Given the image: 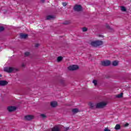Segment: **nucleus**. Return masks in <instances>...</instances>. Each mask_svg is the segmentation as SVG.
<instances>
[{"mask_svg":"<svg viewBox=\"0 0 131 131\" xmlns=\"http://www.w3.org/2000/svg\"><path fill=\"white\" fill-rule=\"evenodd\" d=\"M29 55H30V53L28 52L25 53V56H26V57H27V56H29Z\"/></svg>","mask_w":131,"mask_h":131,"instance_id":"23","label":"nucleus"},{"mask_svg":"<svg viewBox=\"0 0 131 131\" xmlns=\"http://www.w3.org/2000/svg\"><path fill=\"white\" fill-rule=\"evenodd\" d=\"M67 130H68V128H67Z\"/></svg>","mask_w":131,"mask_h":131,"instance_id":"33","label":"nucleus"},{"mask_svg":"<svg viewBox=\"0 0 131 131\" xmlns=\"http://www.w3.org/2000/svg\"><path fill=\"white\" fill-rule=\"evenodd\" d=\"M33 118H34L33 116L27 115L25 117V119L26 120H31L33 119Z\"/></svg>","mask_w":131,"mask_h":131,"instance_id":"8","label":"nucleus"},{"mask_svg":"<svg viewBox=\"0 0 131 131\" xmlns=\"http://www.w3.org/2000/svg\"><path fill=\"white\" fill-rule=\"evenodd\" d=\"M115 129L117 130L120 129V124H116L115 127Z\"/></svg>","mask_w":131,"mask_h":131,"instance_id":"17","label":"nucleus"},{"mask_svg":"<svg viewBox=\"0 0 131 131\" xmlns=\"http://www.w3.org/2000/svg\"><path fill=\"white\" fill-rule=\"evenodd\" d=\"M0 77H2V75H0Z\"/></svg>","mask_w":131,"mask_h":131,"instance_id":"32","label":"nucleus"},{"mask_svg":"<svg viewBox=\"0 0 131 131\" xmlns=\"http://www.w3.org/2000/svg\"><path fill=\"white\" fill-rule=\"evenodd\" d=\"M107 105V102H101L96 104V108H104Z\"/></svg>","mask_w":131,"mask_h":131,"instance_id":"2","label":"nucleus"},{"mask_svg":"<svg viewBox=\"0 0 131 131\" xmlns=\"http://www.w3.org/2000/svg\"><path fill=\"white\" fill-rule=\"evenodd\" d=\"M104 131H110V129L108 127H106L104 129Z\"/></svg>","mask_w":131,"mask_h":131,"instance_id":"25","label":"nucleus"},{"mask_svg":"<svg viewBox=\"0 0 131 131\" xmlns=\"http://www.w3.org/2000/svg\"><path fill=\"white\" fill-rule=\"evenodd\" d=\"M39 46V44L37 43V44L35 45V47L36 48H37V47H38Z\"/></svg>","mask_w":131,"mask_h":131,"instance_id":"29","label":"nucleus"},{"mask_svg":"<svg viewBox=\"0 0 131 131\" xmlns=\"http://www.w3.org/2000/svg\"><path fill=\"white\" fill-rule=\"evenodd\" d=\"M111 64V62L110 60H105L101 62V65L102 66H109Z\"/></svg>","mask_w":131,"mask_h":131,"instance_id":"6","label":"nucleus"},{"mask_svg":"<svg viewBox=\"0 0 131 131\" xmlns=\"http://www.w3.org/2000/svg\"><path fill=\"white\" fill-rule=\"evenodd\" d=\"M5 30V28L4 27H0V31H3Z\"/></svg>","mask_w":131,"mask_h":131,"instance_id":"24","label":"nucleus"},{"mask_svg":"<svg viewBox=\"0 0 131 131\" xmlns=\"http://www.w3.org/2000/svg\"><path fill=\"white\" fill-rule=\"evenodd\" d=\"M118 63H119V62L117 60L114 61L112 62V65H113V66H117V65H118Z\"/></svg>","mask_w":131,"mask_h":131,"instance_id":"13","label":"nucleus"},{"mask_svg":"<svg viewBox=\"0 0 131 131\" xmlns=\"http://www.w3.org/2000/svg\"><path fill=\"white\" fill-rule=\"evenodd\" d=\"M55 18V16L53 15H48L47 17V20H52V19H54Z\"/></svg>","mask_w":131,"mask_h":131,"instance_id":"12","label":"nucleus"},{"mask_svg":"<svg viewBox=\"0 0 131 131\" xmlns=\"http://www.w3.org/2000/svg\"><path fill=\"white\" fill-rule=\"evenodd\" d=\"M93 82L94 84V85H97V84L98 83V81H97V80H94L93 81Z\"/></svg>","mask_w":131,"mask_h":131,"instance_id":"20","label":"nucleus"},{"mask_svg":"<svg viewBox=\"0 0 131 131\" xmlns=\"http://www.w3.org/2000/svg\"><path fill=\"white\" fill-rule=\"evenodd\" d=\"M62 59H63V57L61 56H59L57 57V62H60V61H62Z\"/></svg>","mask_w":131,"mask_h":131,"instance_id":"18","label":"nucleus"},{"mask_svg":"<svg viewBox=\"0 0 131 131\" xmlns=\"http://www.w3.org/2000/svg\"><path fill=\"white\" fill-rule=\"evenodd\" d=\"M74 10L77 12H80V11H82V7L80 5H76L74 6Z\"/></svg>","mask_w":131,"mask_h":131,"instance_id":"4","label":"nucleus"},{"mask_svg":"<svg viewBox=\"0 0 131 131\" xmlns=\"http://www.w3.org/2000/svg\"><path fill=\"white\" fill-rule=\"evenodd\" d=\"M123 96V93H121L120 94H119L117 96V98H121Z\"/></svg>","mask_w":131,"mask_h":131,"instance_id":"21","label":"nucleus"},{"mask_svg":"<svg viewBox=\"0 0 131 131\" xmlns=\"http://www.w3.org/2000/svg\"><path fill=\"white\" fill-rule=\"evenodd\" d=\"M14 68H11V67H6L5 68L4 70L6 72H8V73H11V72H13L14 71Z\"/></svg>","mask_w":131,"mask_h":131,"instance_id":"5","label":"nucleus"},{"mask_svg":"<svg viewBox=\"0 0 131 131\" xmlns=\"http://www.w3.org/2000/svg\"><path fill=\"white\" fill-rule=\"evenodd\" d=\"M91 45L92 46V47L96 48L97 47L102 46V45H103V41L101 40L93 41L91 42Z\"/></svg>","mask_w":131,"mask_h":131,"instance_id":"1","label":"nucleus"},{"mask_svg":"<svg viewBox=\"0 0 131 131\" xmlns=\"http://www.w3.org/2000/svg\"><path fill=\"white\" fill-rule=\"evenodd\" d=\"M7 109L9 112H13V111H15L17 108L15 106H9Z\"/></svg>","mask_w":131,"mask_h":131,"instance_id":"7","label":"nucleus"},{"mask_svg":"<svg viewBox=\"0 0 131 131\" xmlns=\"http://www.w3.org/2000/svg\"><path fill=\"white\" fill-rule=\"evenodd\" d=\"M58 105V103L56 101H53L51 103V105L52 107H56Z\"/></svg>","mask_w":131,"mask_h":131,"instance_id":"11","label":"nucleus"},{"mask_svg":"<svg viewBox=\"0 0 131 131\" xmlns=\"http://www.w3.org/2000/svg\"><path fill=\"white\" fill-rule=\"evenodd\" d=\"M28 36V35L26 34H20V38H26Z\"/></svg>","mask_w":131,"mask_h":131,"instance_id":"10","label":"nucleus"},{"mask_svg":"<svg viewBox=\"0 0 131 131\" xmlns=\"http://www.w3.org/2000/svg\"><path fill=\"white\" fill-rule=\"evenodd\" d=\"M72 112L73 113H77V112H79V110H78L77 108H74L72 110Z\"/></svg>","mask_w":131,"mask_h":131,"instance_id":"16","label":"nucleus"},{"mask_svg":"<svg viewBox=\"0 0 131 131\" xmlns=\"http://www.w3.org/2000/svg\"><path fill=\"white\" fill-rule=\"evenodd\" d=\"M78 68H79V67L77 65H72L68 67L69 70H71V71H73L74 70H77Z\"/></svg>","mask_w":131,"mask_h":131,"instance_id":"3","label":"nucleus"},{"mask_svg":"<svg viewBox=\"0 0 131 131\" xmlns=\"http://www.w3.org/2000/svg\"><path fill=\"white\" fill-rule=\"evenodd\" d=\"M82 31H83V32H85L88 31V28H85V27L83 28Z\"/></svg>","mask_w":131,"mask_h":131,"instance_id":"22","label":"nucleus"},{"mask_svg":"<svg viewBox=\"0 0 131 131\" xmlns=\"http://www.w3.org/2000/svg\"><path fill=\"white\" fill-rule=\"evenodd\" d=\"M106 27L107 28H108V29H111V28L109 26V25H106Z\"/></svg>","mask_w":131,"mask_h":131,"instance_id":"26","label":"nucleus"},{"mask_svg":"<svg viewBox=\"0 0 131 131\" xmlns=\"http://www.w3.org/2000/svg\"><path fill=\"white\" fill-rule=\"evenodd\" d=\"M41 117H42L43 118H45L46 117V115L44 114H41Z\"/></svg>","mask_w":131,"mask_h":131,"instance_id":"27","label":"nucleus"},{"mask_svg":"<svg viewBox=\"0 0 131 131\" xmlns=\"http://www.w3.org/2000/svg\"><path fill=\"white\" fill-rule=\"evenodd\" d=\"M62 5L63 6V7H66V6H67V4L63 3H62Z\"/></svg>","mask_w":131,"mask_h":131,"instance_id":"28","label":"nucleus"},{"mask_svg":"<svg viewBox=\"0 0 131 131\" xmlns=\"http://www.w3.org/2000/svg\"><path fill=\"white\" fill-rule=\"evenodd\" d=\"M121 10L122 12H126V8L124 6H121Z\"/></svg>","mask_w":131,"mask_h":131,"instance_id":"15","label":"nucleus"},{"mask_svg":"<svg viewBox=\"0 0 131 131\" xmlns=\"http://www.w3.org/2000/svg\"><path fill=\"white\" fill-rule=\"evenodd\" d=\"M41 3H45V0H41Z\"/></svg>","mask_w":131,"mask_h":131,"instance_id":"31","label":"nucleus"},{"mask_svg":"<svg viewBox=\"0 0 131 131\" xmlns=\"http://www.w3.org/2000/svg\"><path fill=\"white\" fill-rule=\"evenodd\" d=\"M8 84V82L6 80H1L0 81V85L4 86L5 85H7Z\"/></svg>","mask_w":131,"mask_h":131,"instance_id":"9","label":"nucleus"},{"mask_svg":"<svg viewBox=\"0 0 131 131\" xmlns=\"http://www.w3.org/2000/svg\"><path fill=\"white\" fill-rule=\"evenodd\" d=\"M52 131H60V129L58 126H55L52 128Z\"/></svg>","mask_w":131,"mask_h":131,"instance_id":"14","label":"nucleus"},{"mask_svg":"<svg viewBox=\"0 0 131 131\" xmlns=\"http://www.w3.org/2000/svg\"><path fill=\"white\" fill-rule=\"evenodd\" d=\"M89 106H90V107H91V108H94V106H95V105H94V103H93L92 102H90Z\"/></svg>","mask_w":131,"mask_h":131,"instance_id":"19","label":"nucleus"},{"mask_svg":"<svg viewBox=\"0 0 131 131\" xmlns=\"http://www.w3.org/2000/svg\"><path fill=\"white\" fill-rule=\"evenodd\" d=\"M125 126H128V123H126Z\"/></svg>","mask_w":131,"mask_h":131,"instance_id":"30","label":"nucleus"}]
</instances>
